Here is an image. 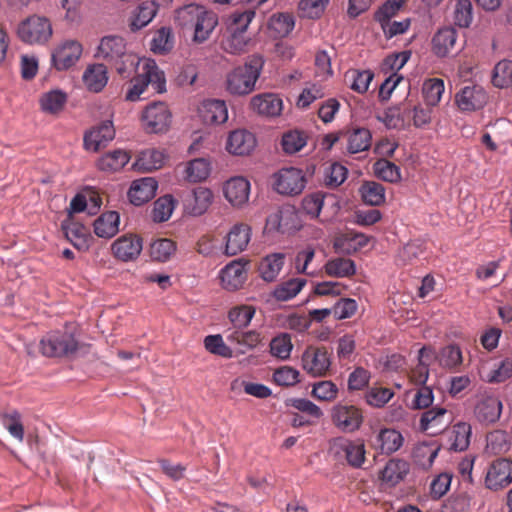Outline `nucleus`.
I'll list each match as a JSON object with an SVG mask.
<instances>
[{
    "mask_svg": "<svg viewBox=\"0 0 512 512\" xmlns=\"http://www.w3.org/2000/svg\"><path fill=\"white\" fill-rule=\"evenodd\" d=\"M175 21L183 28L193 29V40L206 41L218 24L217 15L199 4H188L176 11Z\"/></svg>",
    "mask_w": 512,
    "mask_h": 512,
    "instance_id": "nucleus-1",
    "label": "nucleus"
},
{
    "mask_svg": "<svg viewBox=\"0 0 512 512\" xmlns=\"http://www.w3.org/2000/svg\"><path fill=\"white\" fill-rule=\"evenodd\" d=\"M95 56L106 61L122 76L139 64V58L127 51L124 38L115 35L105 36L101 39Z\"/></svg>",
    "mask_w": 512,
    "mask_h": 512,
    "instance_id": "nucleus-2",
    "label": "nucleus"
},
{
    "mask_svg": "<svg viewBox=\"0 0 512 512\" xmlns=\"http://www.w3.org/2000/svg\"><path fill=\"white\" fill-rule=\"evenodd\" d=\"M265 60L260 54L247 57L242 66L234 68L226 79L227 91L232 95L244 96L255 89L256 82L261 75Z\"/></svg>",
    "mask_w": 512,
    "mask_h": 512,
    "instance_id": "nucleus-3",
    "label": "nucleus"
},
{
    "mask_svg": "<svg viewBox=\"0 0 512 512\" xmlns=\"http://www.w3.org/2000/svg\"><path fill=\"white\" fill-rule=\"evenodd\" d=\"M153 89L154 93H164L166 91V78L164 72L158 67L155 60L147 59L143 66L142 72L132 80V86L126 93V100L137 101L141 94L148 87Z\"/></svg>",
    "mask_w": 512,
    "mask_h": 512,
    "instance_id": "nucleus-4",
    "label": "nucleus"
},
{
    "mask_svg": "<svg viewBox=\"0 0 512 512\" xmlns=\"http://www.w3.org/2000/svg\"><path fill=\"white\" fill-rule=\"evenodd\" d=\"M329 454L339 463H346L353 469H361L366 461V448L361 440L339 436L329 441Z\"/></svg>",
    "mask_w": 512,
    "mask_h": 512,
    "instance_id": "nucleus-5",
    "label": "nucleus"
},
{
    "mask_svg": "<svg viewBox=\"0 0 512 512\" xmlns=\"http://www.w3.org/2000/svg\"><path fill=\"white\" fill-rule=\"evenodd\" d=\"M79 348L75 335L68 331H52L40 341V351L46 357H71Z\"/></svg>",
    "mask_w": 512,
    "mask_h": 512,
    "instance_id": "nucleus-6",
    "label": "nucleus"
},
{
    "mask_svg": "<svg viewBox=\"0 0 512 512\" xmlns=\"http://www.w3.org/2000/svg\"><path fill=\"white\" fill-rule=\"evenodd\" d=\"M17 36L22 42L29 45L45 44L52 36L51 22L44 16H29L19 23Z\"/></svg>",
    "mask_w": 512,
    "mask_h": 512,
    "instance_id": "nucleus-7",
    "label": "nucleus"
},
{
    "mask_svg": "<svg viewBox=\"0 0 512 512\" xmlns=\"http://www.w3.org/2000/svg\"><path fill=\"white\" fill-rule=\"evenodd\" d=\"M171 112L161 101L152 102L142 112L143 127L148 133H164L171 124Z\"/></svg>",
    "mask_w": 512,
    "mask_h": 512,
    "instance_id": "nucleus-8",
    "label": "nucleus"
},
{
    "mask_svg": "<svg viewBox=\"0 0 512 512\" xmlns=\"http://www.w3.org/2000/svg\"><path fill=\"white\" fill-rule=\"evenodd\" d=\"M274 189L282 195L300 194L306 186V178L301 169L283 168L274 175Z\"/></svg>",
    "mask_w": 512,
    "mask_h": 512,
    "instance_id": "nucleus-9",
    "label": "nucleus"
},
{
    "mask_svg": "<svg viewBox=\"0 0 512 512\" xmlns=\"http://www.w3.org/2000/svg\"><path fill=\"white\" fill-rule=\"evenodd\" d=\"M301 365L310 376H325L331 366L330 354L325 347L309 346L302 354Z\"/></svg>",
    "mask_w": 512,
    "mask_h": 512,
    "instance_id": "nucleus-10",
    "label": "nucleus"
},
{
    "mask_svg": "<svg viewBox=\"0 0 512 512\" xmlns=\"http://www.w3.org/2000/svg\"><path fill=\"white\" fill-rule=\"evenodd\" d=\"M331 418L333 424L344 433L359 430L363 423L362 412L353 405H335L331 411Z\"/></svg>",
    "mask_w": 512,
    "mask_h": 512,
    "instance_id": "nucleus-11",
    "label": "nucleus"
},
{
    "mask_svg": "<svg viewBox=\"0 0 512 512\" xmlns=\"http://www.w3.org/2000/svg\"><path fill=\"white\" fill-rule=\"evenodd\" d=\"M249 262L243 258H238L220 270L221 284L228 291H236L244 285L247 280V265Z\"/></svg>",
    "mask_w": 512,
    "mask_h": 512,
    "instance_id": "nucleus-12",
    "label": "nucleus"
},
{
    "mask_svg": "<svg viewBox=\"0 0 512 512\" xmlns=\"http://www.w3.org/2000/svg\"><path fill=\"white\" fill-rule=\"evenodd\" d=\"M298 215L293 206H281L268 215L266 228L269 231L290 233L298 229Z\"/></svg>",
    "mask_w": 512,
    "mask_h": 512,
    "instance_id": "nucleus-13",
    "label": "nucleus"
},
{
    "mask_svg": "<svg viewBox=\"0 0 512 512\" xmlns=\"http://www.w3.org/2000/svg\"><path fill=\"white\" fill-rule=\"evenodd\" d=\"M512 482V461L506 458L495 460L488 468L485 477V486L497 491Z\"/></svg>",
    "mask_w": 512,
    "mask_h": 512,
    "instance_id": "nucleus-14",
    "label": "nucleus"
},
{
    "mask_svg": "<svg viewBox=\"0 0 512 512\" xmlns=\"http://www.w3.org/2000/svg\"><path fill=\"white\" fill-rule=\"evenodd\" d=\"M502 408V402L497 396H482L477 400L473 413L480 424L491 425L500 419Z\"/></svg>",
    "mask_w": 512,
    "mask_h": 512,
    "instance_id": "nucleus-15",
    "label": "nucleus"
},
{
    "mask_svg": "<svg viewBox=\"0 0 512 512\" xmlns=\"http://www.w3.org/2000/svg\"><path fill=\"white\" fill-rule=\"evenodd\" d=\"M82 45L75 40H67L60 44L52 53L51 61L57 70H66L79 60Z\"/></svg>",
    "mask_w": 512,
    "mask_h": 512,
    "instance_id": "nucleus-16",
    "label": "nucleus"
},
{
    "mask_svg": "<svg viewBox=\"0 0 512 512\" xmlns=\"http://www.w3.org/2000/svg\"><path fill=\"white\" fill-rule=\"evenodd\" d=\"M488 100L483 87L479 85L463 87L455 97L457 106L461 111L471 112L482 109Z\"/></svg>",
    "mask_w": 512,
    "mask_h": 512,
    "instance_id": "nucleus-17",
    "label": "nucleus"
},
{
    "mask_svg": "<svg viewBox=\"0 0 512 512\" xmlns=\"http://www.w3.org/2000/svg\"><path fill=\"white\" fill-rule=\"evenodd\" d=\"M186 213L193 216L204 214L213 201V193L206 187H197L183 195Z\"/></svg>",
    "mask_w": 512,
    "mask_h": 512,
    "instance_id": "nucleus-18",
    "label": "nucleus"
},
{
    "mask_svg": "<svg viewBox=\"0 0 512 512\" xmlns=\"http://www.w3.org/2000/svg\"><path fill=\"white\" fill-rule=\"evenodd\" d=\"M250 187V182L246 178L232 177L224 184V196L233 207L241 208L248 203Z\"/></svg>",
    "mask_w": 512,
    "mask_h": 512,
    "instance_id": "nucleus-19",
    "label": "nucleus"
},
{
    "mask_svg": "<svg viewBox=\"0 0 512 512\" xmlns=\"http://www.w3.org/2000/svg\"><path fill=\"white\" fill-rule=\"evenodd\" d=\"M111 249L117 259L123 262L133 261L143 249L142 239L133 234L123 235L113 242Z\"/></svg>",
    "mask_w": 512,
    "mask_h": 512,
    "instance_id": "nucleus-20",
    "label": "nucleus"
},
{
    "mask_svg": "<svg viewBox=\"0 0 512 512\" xmlns=\"http://www.w3.org/2000/svg\"><path fill=\"white\" fill-rule=\"evenodd\" d=\"M115 137V129L112 121L107 120L98 127L91 129L84 135V148L88 151L97 152L105 147Z\"/></svg>",
    "mask_w": 512,
    "mask_h": 512,
    "instance_id": "nucleus-21",
    "label": "nucleus"
},
{
    "mask_svg": "<svg viewBox=\"0 0 512 512\" xmlns=\"http://www.w3.org/2000/svg\"><path fill=\"white\" fill-rule=\"evenodd\" d=\"M251 239V228L244 223L235 224L226 236L224 253L235 256L244 251Z\"/></svg>",
    "mask_w": 512,
    "mask_h": 512,
    "instance_id": "nucleus-22",
    "label": "nucleus"
},
{
    "mask_svg": "<svg viewBox=\"0 0 512 512\" xmlns=\"http://www.w3.org/2000/svg\"><path fill=\"white\" fill-rule=\"evenodd\" d=\"M157 181L152 177H145L133 181L128 191V198L135 206H141L150 201L156 194Z\"/></svg>",
    "mask_w": 512,
    "mask_h": 512,
    "instance_id": "nucleus-23",
    "label": "nucleus"
},
{
    "mask_svg": "<svg viewBox=\"0 0 512 512\" xmlns=\"http://www.w3.org/2000/svg\"><path fill=\"white\" fill-rule=\"evenodd\" d=\"M255 146V136L245 129L232 131L226 142V149L228 152L239 156L248 155L253 151Z\"/></svg>",
    "mask_w": 512,
    "mask_h": 512,
    "instance_id": "nucleus-24",
    "label": "nucleus"
},
{
    "mask_svg": "<svg viewBox=\"0 0 512 512\" xmlns=\"http://www.w3.org/2000/svg\"><path fill=\"white\" fill-rule=\"evenodd\" d=\"M199 113L205 124H222L228 119L226 103L219 99L204 100L199 109Z\"/></svg>",
    "mask_w": 512,
    "mask_h": 512,
    "instance_id": "nucleus-25",
    "label": "nucleus"
},
{
    "mask_svg": "<svg viewBox=\"0 0 512 512\" xmlns=\"http://www.w3.org/2000/svg\"><path fill=\"white\" fill-rule=\"evenodd\" d=\"M451 422L448 410L444 407L434 406L422 413L419 421L421 431L434 429V432L447 427Z\"/></svg>",
    "mask_w": 512,
    "mask_h": 512,
    "instance_id": "nucleus-26",
    "label": "nucleus"
},
{
    "mask_svg": "<svg viewBox=\"0 0 512 512\" xmlns=\"http://www.w3.org/2000/svg\"><path fill=\"white\" fill-rule=\"evenodd\" d=\"M251 106L261 115L276 117L279 116L283 110V101L277 94L264 93L254 96L251 99Z\"/></svg>",
    "mask_w": 512,
    "mask_h": 512,
    "instance_id": "nucleus-27",
    "label": "nucleus"
},
{
    "mask_svg": "<svg viewBox=\"0 0 512 512\" xmlns=\"http://www.w3.org/2000/svg\"><path fill=\"white\" fill-rule=\"evenodd\" d=\"M82 79L89 91L98 93L107 85V67L100 63L89 65L84 71Z\"/></svg>",
    "mask_w": 512,
    "mask_h": 512,
    "instance_id": "nucleus-28",
    "label": "nucleus"
},
{
    "mask_svg": "<svg viewBox=\"0 0 512 512\" xmlns=\"http://www.w3.org/2000/svg\"><path fill=\"white\" fill-rule=\"evenodd\" d=\"M120 216L116 211L102 213L94 221V233L100 238H112L119 231Z\"/></svg>",
    "mask_w": 512,
    "mask_h": 512,
    "instance_id": "nucleus-29",
    "label": "nucleus"
},
{
    "mask_svg": "<svg viewBox=\"0 0 512 512\" xmlns=\"http://www.w3.org/2000/svg\"><path fill=\"white\" fill-rule=\"evenodd\" d=\"M410 470L408 462L402 459H390L381 471V480L389 486L401 482Z\"/></svg>",
    "mask_w": 512,
    "mask_h": 512,
    "instance_id": "nucleus-30",
    "label": "nucleus"
},
{
    "mask_svg": "<svg viewBox=\"0 0 512 512\" xmlns=\"http://www.w3.org/2000/svg\"><path fill=\"white\" fill-rule=\"evenodd\" d=\"M457 41V31L452 27L438 30L432 39V49L436 56L445 57L454 48Z\"/></svg>",
    "mask_w": 512,
    "mask_h": 512,
    "instance_id": "nucleus-31",
    "label": "nucleus"
},
{
    "mask_svg": "<svg viewBox=\"0 0 512 512\" xmlns=\"http://www.w3.org/2000/svg\"><path fill=\"white\" fill-rule=\"evenodd\" d=\"M284 262V253H272L265 256L259 264L260 277L266 282H273L283 268Z\"/></svg>",
    "mask_w": 512,
    "mask_h": 512,
    "instance_id": "nucleus-32",
    "label": "nucleus"
},
{
    "mask_svg": "<svg viewBox=\"0 0 512 512\" xmlns=\"http://www.w3.org/2000/svg\"><path fill=\"white\" fill-rule=\"evenodd\" d=\"M158 12V5L154 1H145L137 6L135 9L130 28L132 31H138L147 26Z\"/></svg>",
    "mask_w": 512,
    "mask_h": 512,
    "instance_id": "nucleus-33",
    "label": "nucleus"
},
{
    "mask_svg": "<svg viewBox=\"0 0 512 512\" xmlns=\"http://www.w3.org/2000/svg\"><path fill=\"white\" fill-rule=\"evenodd\" d=\"M62 230L67 240L78 250L88 248L87 229L79 222L63 221Z\"/></svg>",
    "mask_w": 512,
    "mask_h": 512,
    "instance_id": "nucleus-34",
    "label": "nucleus"
},
{
    "mask_svg": "<svg viewBox=\"0 0 512 512\" xmlns=\"http://www.w3.org/2000/svg\"><path fill=\"white\" fill-rule=\"evenodd\" d=\"M166 160L163 151L157 149H147L142 151L134 163L138 171L149 172L161 168Z\"/></svg>",
    "mask_w": 512,
    "mask_h": 512,
    "instance_id": "nucleus-35",
    "label": "nucleus"
},
{
    "mask_svg": "<svg viewBox=\"0 0 512 512\" xmlns=\"http://www.w3.org/2000/svg\"><path fill=\"white\" fill-rule=\"evenodd\" d=\"M472 435V427L469 423L458 422L451 431L450 435V450L456 452L465 451L470 445V438Z\"/></svg>",
    "mask_w": 512,
    "mask_h": 512,
    "instance_id": "nucleus-36",
    "label": "nucleus"
},
{
    "mask_svg": "<svg viewBox=\"0 0 512 512\" xmlns=\"http://www.w3.org/2000/svg\"><path fill=\"white\" fill-rule=\"evenodd\" d=\"M130 160L128 153L121 149L104 154L97 162L101 171L115 172L122 169Z\"/></svg>",
    "mask_w": 512,
    "mask_h": 512,
    "instance_id": "nucleus-37",
    "label": "nucleus"
},
{
    "mask_svg": "<svg viewBox=\"0 0 512 512\" xmlns=\"http://www.w3.org/2000/svg\"><path fill=\"white\" fill-rule=\"evenodd\" d=\"M325 273L330 277L345 278L356 273L355 262L349 258L337 257L326 262Z\"/></svg>",
    "mask_w": 512,
    "mask_h": 512,
    "instance_id": "nucleus-38",
    "label": "nucleus"
},
{
    "mask_svg": "<svg viewBox=\"0 0 512 512\" xmlns=\"http://www.w3.org/2000/svg\"><path fill=\"white\" fill-rule=\"evenodd\" d=\"M359 192L364 203L370 206H380L385 202V188L375 181L364 182Z\"/></svg>",
    "mask_w": 512,
    "mask_h": 512,
    "instance_id": "nucleus-39",
    "label": "nucleus"
},
{
    "mask_svg": "<svg viewBox=\"0 0 512 512\" xmlns=\"http://www.w3.org/2000/svg\"><path fill=\"white\" fill-rule=\"evenodd\" d=\"M372 134L367 128H357L349 132L347 150L351 154L366 151L371 146Z\"/></svg>",
    "mask_w": 512,
    "mask_h": 512,
    "instance_id": "nucleus-40",
    "label": "nucleus"
},
{
    "mask_svg": "<svg viewBox=\"0 0 512 512\" xmlns=\"http://www.w3.org/2000/svg\"><path fill=\"white\" fill-rule=\"evenodd\" d=\"M377 440L380 443L381 452L384 454H392L399 450L404 442L402 434L395 429H382Z\"/></svg>",
    "mask_w": 512,
    "mask_h": 512,
    "instance_id": "nucleus-41",
    "label": "nucleus"
},
{
    "mask_svg": "<svg viewBox=\"0 0 512 512\" xmlns=\"http://www.w3.org/2000/svg\"><path fill=\"white\" fill-rule=\"evenodd\" d=\"M511 446L509 435L504 430H493L486 436V451L498 455L506 453Z\"/></svg>",
    "mask_w": 512,
    "mask_h": 512,
    "instance_id": "nucleus-42",
    "label": "nucleus"
},
{
    "mask_svg": "<svg viewBox=\"0 0 512 512\" xmlns=\"http://www.w3.org/2000/svg\"><path fill=\"white\" fill-rule=\"evenodd\" d=\"M306 284L305 279L292 278L275 287L273 297L278 301H288L294 298Z\"/></svg>",
    "mask_w": 512,
    "mask_h": 512,
    "instance_id": "nucleus-43",
    "label": "nucleus"
},
{
    "mask_svg": "<svg viewBox=\"0 0 512 512\" xmlns=\"http://www.w3.org/2000/svg\"><path fill=\"white\" fill-rule=\"evenodd\" d=\"M175 251V243L167 238L157 239L149 247L150 257L157 262H167Z\"/></svg>",
    "mask_w": 512,
    "mask_h": 512,
    "instance_id": "nucleus-44",
    "label": "nucleus"
},
{
    "mask_svg": "<svg viewBox=\"0 0 512 512\" xmlns=\"http://www.w3.org/2000/svg\"><path fill=\"white\" fill-rule=\"evenodd\" d=\"M67 101V95L61 90H52L42 95L40 106L42 111L56 114L61 111Z\"/></svg>",
    "mask_w": 512,
    "mask_h": 512,
    "instance_id": "nucleus-45",
    "label": "nucleus"
},
{
    "mask_svg": "<svg viewBox=\"0 0 512 512\" xmlns=\"http://www.w3.org/2000/svg\"><path fill=\"white\" fill-rule=\"evenodd\" d=\"M439 450V447L432 444H420L413 451V460L417 466L429 469L433 465Z\"/></svg>",
    "mask_w": 512,
    "mask_h": 512,
    "instance_id": "nucleus-46",
    "label": "nucleus"
},
{
    "mask_svg": "<svg viewBox=\"0 0 512 512\" xmlns=\"http://www.w3.org/2000/svg\"><path fill=\"white\" fill-rule=\"evenodd\" d=\"M444 91L445 86L442 79L430 78L423 83V96L429 106H436L440 102Z\"/></svg>",
    "mask_w": 512,
    "mask_h": 512,
    "instance_id": "nucleus-47",
    "label": "nucleus"
},
{
    "mask_svg": "<svg viewBox=\"0 0 512 512\" xmlns=\"http://www.w3.org/2000/svg\"><path fill=\"white\" fill-rule=\"evenodd\" d=\"M347 175L348 169L344 165L334 162L325 168L323 181L327 187L334 189L347 179Z\"/></svg>",
    "mask_w": 512,
    "mask_h": 512,
    "instance_id": "nucleus-48",
    "label": "nucleus"
},
{
    "mask_svg": "<svg viewBox=\"0 0 512 512\" xmlns=\"http://www.w3.org/2000/svg\"><path fill=\"white\" fill-rule=\"evenodd\" d=\"M307 144V136L299 130H290L283 134L281 146L285 153L295 154Z\"/></svg>",
    "mask_w": 512,
    "mask_h": 512,
    "instance_id": "nucleus-49",
    "label": "nucleus"
},
{
    "mask_svg": "<svg viewBox=\"0 0 512 512\" xmlns=\"http://www.w3.org/2000/svg\"><path fill=\"white\" fill-rule=\"evenodd\" d=\"M293 344L291 336L288 333H280L272 338L270 342V353L272 356L281 360H286L290 357Z\"/></svg>",
    "mask_w": 512,
    "mask_h": 512,
    "instance_id": "nucleus-50",
    "label": "nucleus"
},
{
    "mask_svg": "<svg viewBox=\"0 0 512 512\" xmlns=\"http://www.w3.org/2000/svg\"><path fill=\"white\" fill-rule=\"evenodd\" d=\"M373 170L378 178L387 182L395 183L401 179L400 168L386 159L377 160Z\"/></svg>",
    "mask_w": 512,
    "mask_h": 512,
    "instance_id": "nucleus-51",
    "label": "nucleus"
},
{
    "mask_svg": "<svg viewBox=\"0 0 512 512\" xmlns=\"http://www.w3.org/2000/svg\"><path fill=\"white\" fill-rule=\"evenodd\" d=\"M175 208V200L171 195H164L158 198L153 205L152 219L161 223L167 221Z\"/></svg>",
    "mask_w": 512,
    "mask_h": 512,
    "instance_id": "nucleus-52",
    "label": "nucleus"
},
{
    "mask_svg": "<svg viewBox=\"0 0 512 512\" xmlns=\"http://www.w3.org/2000/svg\"><path fill=\"white\" fill-rule=\"evenodd\" d=\"M438 359L442 367L454 369L462 364V351L457 344H450L440 350Z\"/></svg>",
    "mask_w": 512,
    "mask_h": 512,
    "instance_id": "nucleus-53",
    "label": "nucleus"
},
{
    "mask_svg": "<svg viewBox=\"0 0 512 512\" xmlns=\"http://www.w3.org/2000/svg\"><path fill=\"white\" fill-rule=\"evenodd\" d=\"M254 17L255 10L252 8H248L243 11L235 10L229 16L228 29L230 31L245 33Z\"/></svg>",
    "mask_w": 512,
    "mask_h": 512,
    "instance_id": "nucleus-54",
    "label": "nucleus"
},
{
    "mask_svg": "<svg viewBox=\"0 0 512 512\" xmlns=\"http://www.w3.org/2000/svg\"><path fill=\"white\" fill-rule=\"evenodd\" d=\"M186 178L191 182L205 180L210 173V165L203 158L191 160L185 170Z\"/></svg>",
    "mask_w": 512,
    "mask_h": 512,
    "instance_id": "nucleus-55",
    "label": "nucleus"
},
{
    "mask_svg": "<svg viewBox=\"0 0 512 512\" xmlns=\"http://www.w3.org/2000/svg\"><path fill=\"white\" fill-rule=\"evenodd\" d=\"M294 26V17L288 13L274 14L269 21V27L281 37L287 36L294 29Z\"/></svg>",
    "mask_w": 512,
    "mask_h": 512,
    "instance_id": "nucleus-56",
    "label": "nucleus"
},
{
    "mask_svg": "<svg viewBox=\"0 0 512 512\" xmlns=\"http://www.w3.org/2000/svg\"><path fill=\"white\" fill-rule=\"evenodd\" d=\"M255 315V309L252 306L244 305L232 308L228 313V318L234 327L243 329L247 327Z\"/></svg>",
    "mask_w": 512,
    "mask_h": 512,
    "instance_id": "nucleus-57",
    "label": "nucleus"
},
{
    "mask_svg": "<svg viewBox=\"0 0 512 512\" xmlns=\"http://www.w3.org/2000/svg\"><path fill=\"white\" fill-rule=\"evenodd\" d=\"M173 48V36L170 28L162 27L157 31L151 41V50L154 53L166 54Z\"/></svg>",
    "mask_w": 512,
    "mask_h": 512,
    "instance_id": "nucleus-58",
    "label": "nucleus"
},
{
    "mask_svg": "<svg viewBox=\"0 0 512 512\" xmlns=\"http://www.w3.org/2000/svg\"><path fill=\"white\" fill-rule=\"evenodd\" d=\"M512 62L509 60L499 61L492 74V83L497 88L507 87L511 83Z\"/></svg>",
    "mask_w": 512,
    "mask_h": 512,
    "instance_id": "nucleus-59",
    "label": "nucleus"
},
{
    "mask_svg": "<svg viewBox=\"0 0 512 512\" xmlns=\"http://www.w3.org/2000/svg\"><path fill=\"white\" fill-rule=\"evenodd\" d=\"M473 7L470 0H458L454 10L455 24L467 28L472 23Z\"/></svg>",
    "mask_w": 512,
    "mask_h": 512,
    "instance_id": "nucleus-60",
    "label": "nucleus"
},
{
    "mask_svg": "<svg viewBox=\"0 0 512 512\" xmlns=\"http://www.w3.org/2000/svg\"><path fill=\"white\" fill-rule=\"evenodd\" d=\"M324 198L325 195L319 191L306 195L301 205L303 212L311 218H317L322 210Z\"/></svg>",
    "mask_w": 512,
    "mask_h": 512,
    "instance_id": "nucleus-61",
    "label": "nucleus"
},
{
    "mask_svg": "<svg viewBox=\"0 0 512 512\" xmlns=\"http://www.w3.org/2000/svg\"><path fill=\"white\" fill-rule=\"evenodd\" d=\"M405 0H386L375 12L374 19L378 23L387 22L397 15Z\"/></svg>",
    "mask_w": 512,
    "mask_h": 512,
    "instance_id": "nucleus-62",
    "label": "nucleus"
},
{
    "mask_svg": "<svg viewBox=\"0 0 512 512\" xmlns=\"http://www.w3.org/2000/svg\"><path fill=\"white\" fill-rule=\"evenodd\" d=\"M512 376V359L505 358L487 375L489 383H501Z\"/></svg>",
    "mask_w": 512,
    "mask_h": 512,
    "instance_id": "nucleus-63",
    "label": "nucleus"
},
{
    "mask_svg": "<svg viewBox=\"0 0 512 512\" xmlns=\"http://www.w3.org/2000/svg\"><path fill=\"white\" fill-rule=\"evenodd\" d=\"M470 501L464 494L450 496L442 506L441 512H469Z\"/></svg>",
    "mask_w": 512,
    "mask_h": 512,
    "instance_id": "nucleus-64",
    "label": "nucleus"
}]
</instances>
